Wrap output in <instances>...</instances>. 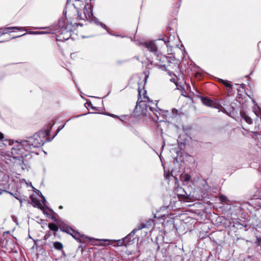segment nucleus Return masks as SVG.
Segmentation results:
<instances>
[{"instance_id":"nucleus-12","label":"nucleus","mask_w":261,"mask_h":261,"mask_svg":"<svg viewBox=\"0 0 261 261\" xmlns=\"http://www.w3.org/2000/svg\"><path fill=\"white\" fill-rule=\"evenodd\" d=\"M243 118L244 119V120L247 123H248V124L252 123V119L250 117H249L246 115H244L243 116Z\"/></svg>"},{"instance_id":"nucleus-15","label":"nucleus","mask_w":261,"mask_h":261,"mask_svg":"<svg viewBox=\"0 0 261 261\" xmlns=\"http://www.w3.org/2000/svg\"><path fill=\"white\" fill-rule=\"evenodd\" d=\"M226 197L225 196H224V195H221L220 196V200L222 201V202H225L226 201Z\"/></svg>"},{"instance_id":"nucleus-22","label":"nucleus","mask_w":261,"mask_h":261,"mask_svg":"<svg viewBox=\"0 0 261 261\" xmlns=\"http://www.w3.org/2000/svg\"><path fill=\"white\" fill-rule=\"evenodd\" d=\"M102 27L104 29H107V26L105 24H102L101 25Z\"/></svg>"},{"instance_id":"nucleus-4","label":"nucleus","mask_w":261,"mask_h":261,"mask_svg":"<svg viewBox=\"0 0 261 261\" xmlns=\"http://www.w3.org/2000/svg\"><path fill=\"white\" fill-rule=\"evenodd\" d=\"M143 98L144 99V100H140V98L138 99L135 109L136 111H138L139 110V109H141V108L143 107L144 106H146V103L149 101V99L148 97H147L146 96V91L144 92Z\"/></svg>"},{"instance_id":"nucleus-1","label":"nucleus","mask_w":261,"mask_h":261,"mask_svg":"<svg viewBox=\"0 0 261 261\" xmlns=\"http://www.w3.org/2000/svg\"><path fill=\"white\" fill-rule=\"evenodd\" d=\"M80 19H91L93 18L92 7L88 2L83 0H76L73 4Z\"/></svg>"},{"instance_id":"nucleus-10","label":"nucleus","mask_w":261,"mask_h":261,"mask_svg":"<svg viewBox=\"0 0 261 261\" xmlns=\"http://www.w3.org/2000/svg\"><path fill=\"white\" fill-rule=\"evenodd\" d=\"M54 247L57 250H61L63 248L62 244L58 242H55L54 244Z\"/></svg>"},{"instance_id":"nucleus-3","label":"nucleus","mask_w":261,"mask_h":261,"mask_svg":"<svg viewBox=\"0 0 261 261\" xmlns=\"http://www.w3.org/2000/svg\"><path fill=\"white\" fill-rule=\"evenodd\" d=\"M34 193L37 194L40 196L41 198V199L40 200H37V199L34 198V207L36 206L38 207L42 211L44 214L46 215L47 216H50V215L48 214L45 210V208L46 207V201L44 197L42 195L41 193L39 190L35 189L34 188Z\"/></svg>"},{"instance_id":"nucleus-17","label":"nucleus","mask_w":261,"mask_h":261,"mask_svg":"<svg viewBox=\"0 0 261 261\" xmlns=\"http://www.w3.org/2000/svg\"><path fill=\"white\" fill-rule=\"evenodd\" d=\"M23 145L25 147H28V146H29V148H31L30 144L28 143V141H24L23 142Z\"/></svg>"},{"instance_id":"nucleus-25","label":"nucleus","mask_w":261,"mask_h":261,"mask_svg":"<svg viewBox=\"0 0 261 261\" xmlns=\"http://www.w3.org/2000/svg\"><path fill=\"white\" fill-rule=\"evenodd\" d=\"M21 28V29H20L19 30H21L22 29V28ZM10 30H9L8 31V32L9 31V32H11V31H10Z\"/></svg>"},{"instance_id":"nucleus-13","label":"nucleus","mask_w":261,"mask_h":261,"mask_svg":"<svg viewBox=\"0 0 261 261\" xmlns=\"http://www.w3.org/2000/svg\"><path fill=\"white\" fill-rule=\"evenodd\" d=\"M112 241L117 242V244L118 246H122L124 244V239L121 240H111Z\"/></svg>"},{"instance_id":"nucleus-23","label":"nucleus","mask_w":261,"mask_h":261,"mask_svg":"<svg viewBox=\"0 0 261 261\" xmlns=\"http://www.w3.org/2000/svg\"><path fill=\"white\" fill-rule=\"evenodd\" d=\"M139 96L141 95V91L140 90H139Z\"/></svg>"},{"instance_id":"nucleus-2","label":"nucleus","mask_w":261,"mask_h":261,"mask_svg":"<svg viewBox=\"0 0 261 261\" xmlns=\"http://www.w3.org/2000/svg\"><path fill=\"white\" fill-rule=\"evenodd\" d=\"M49 132L47 130L39 132L34 135V147L42 146L48 140Z\"/></svg>"},{"instance_id":"nucleus-21","label":"nucleus","mask_w":261,"mask_h":261,"mask_svg":"<svg viewBox=\"0 0 261 261\" xmlns=\"http://www.w3.org/2000/svg\"><path fill=\"white\" fill-rule=\"evenodd\" d=\"M24 34H23V35ZM22 36V35H18V36H13L12 37V38H16V37H20V36Z\"/></svg>"},{"instance_id":"nucleus-11","label":"nucleus","mask_w":261,"mask_h":261,"mask_svg":"<svg viewBox=\"0 0 261 261\" xmlns=\"http://www.w3.org/2000/svg\"><path fill=\"white\" fill-rule=\"evenodd\" d=\"M181 178L184 181L187 182L190 180L191 176L189 174H185L181 176Z\"/></svg>"},{"instance_id":"nucleus-9","label":"nucleus","mask_w":261,"mask_h":261,"mask_svg":"<svg viewBox=\"0 0 261 261\" xmlns=\"http://www.w3.org/2000/svg\"><path fill=\"white\" fill-rule=\"evenodd\" d=\"M48 227L50 230L53 231H57L58 230V226L54 223H49L48 224Z\"/></svg>"},{"instance_id":"nucleus-24","label":"nucleus","mask_w":261,"mask_h":261,"mask_svg":"<svg viewBox=\"0 0 261 261\" xmlns=\"http://www.w3.org/2000/svg\"><path fill=\"white\" fill-rule=\"evenodd\" d=\"M141 113H142V114H145V112H144V111L143 110H142V111H141Z\"/></svg>"},{"instance_id":"nucleus-27","label":"nucleus","mask_w":261,"mask_h":261,"mask_svg":"<svg viewBox=\"0 0 261 261\" xmlns=\"http://www.w3.org/2000/svg\"><path fill=\"white\" fill-rule=\"evenodd\" d=\"M29 237L32 239V237H31L30 234L29 235Z\"/></svg>"},{"instance_id":"nucleus-14","label":"nucleus","mask_w":261,"mask_h":261,"mask_svg":"<svg viewBox=\"0 0 261 261\" xmlns=\"http://www.w3.org/2000/svg\"><path fill=\"white\" fill-rule=\"evenodd\" d=\"M67 232L70 234L73 238L76 239L75 237L73 234V230L71 228H67Z\"/></svg>"},{"instance_id":"nucleus-26","label":"nucleus","mask_w":261,"mask_h":261,"mask_svg":"<svg viewBox=\"0 0 261 261\" xmlns=\"http://www.w3.org/2000/svg\"><path fill=\"white\" fill-rule=\"evenodd\" d=\"M110 240H105V241H109Z\"/></svg>"},{"instance_id":"nucleus-16","label":"nucleus","mask_w":261,"mask_h":261,"mask_svg":"<svg viewBox=\"0 0 261 261\" xmlns=\"http://www.w3.org/2000/svg\"><path fill=\"white\" fill-rule=\"evenodd\" d=\"M222 83L226 87H231V85L228 83L227 82L224 81V80H221Z\"/></svg>"},{"instance_id":"nucleus-5","label":"nucleus","mask_w":261,"mask_h":261,"mask_svg":"<svg viewBox=\"0 0 261 261\" xmlns=\"http://www.w3.org/2000/svg\"><path fill=\"white\" fill-rule=\"evenodd\" d=\"M145 47L150 51L152 52H156V47L155 44L152 42H149L145 44Z\"/></svg>"},{"instance_id":"nucleus-20","label":"nucleus","mask_w":261,"mask_h":261,"mask_svg":"<svg viewBox=\"0 0 261 261\" xmlns=\"http://www.w3.org/2000/svg\"><path fill=\"white\" fill-rule=\"evenodd\" d=\"M44 32H39V31H34L33 34H43Z\"/></svg>"},{"instance_id":"nucleus-7","label":"nucleus","mask_w":261,"mask_h":261,"mask_svg":"<svg viewBox=\"0 0 261 261\" xmlns=\"http://www.w3.org/2000/svg\"><path fill=\"white\" fill-rule=\"evenodd\" d=\"M148 107H149V110L153 113L154 115L156 117V118H155V117H153L152 116H151L152 118L154 119V120H155V121L158 120L159 119V117L160 116V115H161L160 112L159 111L156 110H155V112H154L152 107H151L150 106H148Z\"/></svg>"},{"instance_id":"nucleus-8","label":"nucleus","mask_w":261,"mask_h":261,"mask_svg":"<svg viewBox=\"0 0 261 261\" xmlns=\"http://www.w3.org/2000/svg\"><path fill=\"white\" fill-rule=\"evenodd\" d=\"M201 100L202 103L206 106L211 107L213 105V101L209 98L202 97Z\"/></svg>"},{"instance_id":"nucleus-19","label":"nucleus","mask_w":261,"mask_h":261,"mask_svg":"<svg viewBox=\"0 0 261 261\" xmlns=\"http://www.w3.org/2000/svg\"><path fill=\"white\" fill-rule=\"evenodd\" d=\"M4 138V134L0 132V141H3Z\"/></svg>"},{"instance_id":"nucleus-18","label":"nucleus","mask_w":261,"mask_h":261,"mask_svg":"<svg viewBox=\"0 0 261 261\" xmlns=\"http://www.w3.org/2000/svg\"><path fill=\"white\" fill-rule=\"evenodd\" d=\"M30 201L28 202L29 204H33V195H30Z\"/></svg>"},{"instance_id":"nucleus-28","label":"nucleus","mask_w":261,"mask_h":261,"mask_svg":"<svg viewBox=\"0 0 261 261\" xmlns=\"http://www.w3.org/2000/svg\"><path fill=\"white\" fill-rule=\"evenodd\" d=\"M30 185H31V186L32 187H33V186L32 185V183H31V182L30 183Z\"/></svg>"},{"instance_id":"nucleus-6","label":"nucleus","mask_w":261,"mask_h":261,"mask_svg":"<svg viewBox=\"0 0 261 261\" xmlns=\"http://www.w3.org/2000/svg\"><path fill=\"white\" fill-rule=\"evenodd\" d=\"M21 29L20 27H10V28H7L3 29H0V36H2L3 34H6L8 33V31L9 30H20Z\"/></svg>"}]
</instances>
